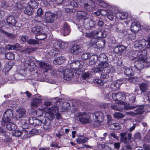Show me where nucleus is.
Returning a JSON list of instances; mask_svg holds the SVG:
<instances>
[{
    "label": "nucleus",
    "instance_id": "nucleus-1",
    "mask_svg": "<svg viewBox=\"0 0 150 150\" xmlns=\"http://www.w3.org/2000/svg\"><path fill=\"white\" fill-rule=\"evenodd\" d=\"M120 141L126 144V148L129 149H132V145L130 144L132 142V134L129 133L127 134V132H123L120 133Z\"/></svg>",
    "mask_w": 150,
    "mask_h": 150
},
{
    "label": "nucleus",
    "instance_id": "nucleus-2",
    "mask_svg": "<svg viewBox=\"0 0 150 150\" xmlns=\"http://www.w3.org/2000/svg\"><path fill=\"white\" fill-rule=\"evenodd\" d=\"M150 66V58H146V60H137L135 62L134 68L137 70L141 71L144 67Z\"/></svg>",
    "mask_w": 150,
    "mask_h": 150
},
{
    "label": "nucleus",
    "instance_id": "nucleus-3",
    "mask_svg": "<svg viewBox=\"0 0 150 150\" xmlns=\"http://www.w3.org/2000/svg\"><path fill=\"white\" fill-rule=\"evenodd\" d=\"M127 94L123 92H119L114 93L113 95V100L116 101L117 103L123 105H125V103L123 101L127 98Z\"/></svg>",
    "mask_w": 150,
    "mask_h": 150
},
{
    "label": "nucleus",
    "instance_id": "nucleus-4",
    "mask_svg": "<svg viewBox=\"0 0 150 150\" xmlns=\"http://www.w3.org/2000/svg\"><path fill=\"white\" fill-rule=\"evenodd\" d=\"M93 38H95L92 39V41L96 43L98 42H101L103 44V42L102 41H99L98 39L95 38L96 37L98 38H105L106 36V33L105 32H102L100 30H96L92 32Z\"/></svg>",
    "mask_w": 150,
    "mask_h": 150
},
{
    "label": "nucleus",
    "instance_id": "nucleus-5",
    "mask_svg": "<svg viewBox=\"0 0 150 150\" xmlns=\"http://www.w3.org/2000/svg\"><path fill=\"white\" fill-rule=\"evenodd\" d=\"M13 113L12 110H7L4 113L1 122V124L4 125L5 124L10 122L13 117Z\"/></svg>",
    "mask_w": 150,
    "mask_h": 150
},
{
    "label": "nucleus",
    "instance_id": "nucleus-6",
    "mask_svg": "<svg viewBox=\"0 0 150 150\" xmlns=\"http://www.w3.org/2000/svg\"><path fill=\"white\" fill-rule=\"evenodd\" d=\"M80 3L83 4L84 8L88 11H92L95 8V3L92 0H80Z\"/></svg>",
    "mask_w": 150,
    "mask_h": 150
},
{
    "label": "nucleus",
    "instance_id": "nucleus-7",
    "mask_svg": "<svg viewBox=\"0 0 150 150\" xmlns=\"http://www.w3.org/2000/svg\"><path fill=\"white\" fill-rule=\"evenodd\" d=\"M104 116V113L101 111H96L93 114V118H95L96 121L97 122L96 124H94L95 126H96L100 125V123L103 120Z\"/></svg>",
    "mask_w": 150,
    "mask_h": 150
},
{
    "label": "nucleus",
    "instance_id": "nucleus-8",
    "mask_svg": "<svg viewBox=\"0 0 150 150\" xmlns=\"http://www.w3.org/2000/svg\"><path fill=\"white\" fill-rule=\"evenodd\" d=\"M134 45L135 47L140 49L145 47H149L150 43L145 39H142L139 41H135L134 43Z\"/></svg>",
    "mask_w": 150,
    "mask_h": 150
},
{
    "label": "nucleus",
    "instance_id": "nucleus-9",
    "mask_svg": "<svg viewBox=\"0 0 150 150\" xmlns=\"http://www.w3.org/2000/svg\"><path fill=\"white\" fill-rule=\"evenodd\" d=\"M124 108L125 109L127 110L133 109L136 108L137 109L134 110L136 115L142 114L144 111V106L142 105L136 106L131 105L129 106H125Z\"/></svg>",
    "mask_w": 150,
    "mask_h": 150
},
{
    "label": "nucleus",
    "instance_id": "nucleus-10",
    "mask_svg": "<svg viewBox=\"0 0 150 150\" xmlns=\"http://www.w3.org/2000/svg\"><path fill=\"white\" fill-rule=\"evenodd\" d=\"M147 51L144 50H136L135 52V54L136 57L134 56L138 60H146L145 57L147 54Z\"/></svg>",
    "mask_w": 150,
    "mask_h": 150
},
{
    "label": "nucleus",
    "instance_id": "nucleus-11",
    "mask_svg": "<svg viewBox=\"0 0 150 150\" xmlns=\"http://www.w3.org/2000/svg\"><path fill=\"white\" fill-rule=\"evenodd\" d=\"M63 78L65 80L70 81L74 78V72L73 71L70 69H65L63 71Z\"/></svg>",
    "mask_w": 150,
    "mask_h": 150
},
{
    "label": "nucleus",
    "instance_id": "nucleus-12",
    "mask_svg": "<svg viewBox=\"0 0 150 150\" xmlns=\"http://www.w3.org/2000/svg\"><path fill=\"white\" fill-rule=\"evenodd\" d=\"M56 15L50 12H46L45 15V19L46 22L52 23L55 20Z\"/></svg>",
    "mask_w": 150,
    "mask_h": 150
},
{
    "label": "nucleus",
    "instance_id": "nucleus-13",
    "mask_svg": "<svg viewBox=\"0 0 150 150\" xmlns=\"http://www.w3.org/2000/svg\"><path fill=\"white\" fill-rule=\"evenodd\" d=\"M83 67L82 65L81 64L80 62L78 60L75 61L74 62L71 63L70 64V68L71 69L74 70L75 71H80L81 72V71H83L81 68Z\"/></svg>",
    "mask_w": 150,
    "mask_h": 150
},
{
    "label": "nucleus",
    "instance_id": "nucleus-14",
    "mask_svg": "<svg viewBox=\"0 0 150 150\" xmlns=\"http://www.w3.org/2000/svg\"><path fill=\"white\" fill-rule=\"evenodd\" d=\"M84 26L85 28L88 30L90 29L93 27L95 23L92 19L90 18H85L84 20Z\"/></svg>",
    "mask_w": 150,
    "mask_h": 150
},
{
    "label": "nucleus",
    "instance_id": "nucleus-15",
    "mask_svg": "<svg viewBox=\"0 0 150 150\" xmlns=\"http://www.w3.org/2000/svg\"><path fill=\"white\" fill-rule=\"evenodd\" d=\"M131 24L130 28V30L134 33H137L141 29V25L140 23L138 21L130 22Z\"/></svg>",
    "mask_w": 150,
    "mask_h": 150
},
{
    "label": "nucleus",
    "instance_id": "nucleus-16",
    "mask_svg": "<svg viewBox=\"0 0 150 150\" xmlns=\"http://www.w3.org/2000/svg\"><path fill=\"white\" fill-rule=\"evenodd\" d=\"M82 50V48L80 45L74 44L72 46L70 49L71 52L74 55H76L80 53Z\"/></svg>",
    "mask_w": 150,
    "mask_h": 150
},
{
    "label": "nucleus",
    "instance_id": "nucleus-17",
    "mask_svg": "<svg viewBox=\"0 0 150 150\" xmlns=\"http://www.w3.org/2000/svg\"><path fill=\"white\" fill-rule=\"evenodd\" d=\"M109 65L108 63L105 62L104 64L99 63L96 68H92V70L96 72H100L103 71L104 68L107 67Z\"/></svg>",
    "mask_w": 150,
    "mask_h": 150
},
{
    "label": "nucleus",
    "instance_id": "nucleus-18",
    "mask_svg": "<svg viewBox=\"0 0 150 150\" xmlns=\"http://www.w3.org/2000/svg\"><path fill=\"white\" fill-rule=\"evenodd\" d=\"M126 49V47L123 45H119L114 48V51L117 54L122 55L125 52Z\"/></svg>",
    "mask_w": 150,
    "mask_h": 150
},
{
    "label": "nucleus",
    "instance_id": "nucleus-19",
    "mask_svg": "<svg viewBox=\"0 0 150 150\" xmlns=\"http://www.w3.org/2000/svg\"><path fill=\"white\" fill-rule=\"evenodd\" d=\"M36 97H40V96L39 94L35 95ZM42 100L41 98H37V97L34 98L31 103V105L32 108H34L37 107L42 102Z\"/></svg>",
    "mask_w": 150,
    "mask_h": 150
},
{
    "label": "nucleus",
    "instance_id": "nucleus-20",
    "mask_svg": "<svg viewBox=\"0 0 150 150\" xmlns=\"http://www.w3.org/2000/svg\"><path fill=\"white\" fill-rule=\"evenodd\" d=\"M38 64L40 67L42 69L44 70L43 71L44 72H47V70L51 69V65L47 63L43 62H39Z\"/></svg>",
    "mask_w": 150,
    "mask_h": 150
},
{
    "label": "nucleus",
    "instance_id": "nucleus-21",
    "mask_svg": "<svg viewBox=\"0 0 150 150\" xmlns=\"http://www.w3.org/2000/svg\"><path fill=\"white\" fill-rule=\"evenodd\" d=\"M123 82V81L121 79L113 81L110 85V87L113 90H117Z\"/></svg>",
    "mask_w": 150,
    "mask_h": 150
},
{
    "label": "nucleus",
    "instance_id": "nucleus-22",
    "mask_svg": "<svg viewBox=\"0 0 150 150\" xmlns=\"http://www.w3.org/2000/svg\"><path fill=\"white\" fill-rule=\"evenodd\" d=\"M23 63L25 67L29 69L30 71L34 70V64L33 62L29 59H26L23 62Z\"/></svg>",
    "mask_w": 150,
    "mask_h": 150
},
{
    "label": "nucleus",
    "instance_id": "nucleus-23",
    "mask_svg": "<svg viewBox=\"0 0 150 150\" xmlns=\"http://www.w3.org/2000/svg\"><path fill=\"white\" fill-rule=\"evenodd\" d=\"M86 113L85 112H79L78 115L80 116L79 118V121L83 124H86L89 123L90 120L88 118L83 117L85 115Z\"/></svg>",
    "mask_w": 150,
    "mask_h": 150
},
{
    "label": "nucleus",
    "instance_id": "nucleus-24",
    "mask_svg": "<svg viewBox=\"0 0 150 150\" xmlns=\"http://www.w3.org/2000/svg\"><path fill=\"white\" fill-rule=\"evenodd\" d=\"M63 28L62 31L64 36H66L69 34L70 32V29L68 24L66 22H64Z\"/></svg>",
    "mask_w": 150,
    "mask_h": 150
},
{
    "label": "nucleus",
    "instance_id": "nucleus-25",
    "mask_svg": "<svg viewBox=\"0 0 150 150\" xmlns=\"http://www.w3.org/2000/svg\"><path fill=\"white\" fill-rule=\"evenodd\" d=\"M6 21L8 25L15 26L18 22L15 19V18L13 16H9L7 18Z\"/></svg>",
    "mask_w": 150,
    "mask_h": 150
},
{
    "label": "nucleus",
    "instance_id": "nucleus-26",
    "mask_svg": "<svg viewBox=\"0 0 150 150\" xmlns=\"http://www.w3.org/2000/svg\"><path fill=\"white\" fill-rule=\"evenodd\" d=\"M31 31L34 33L36 34L37 35H40L43 32V29L40 26H36L33 27L31 29Z\"/></svg>",
    "mask_w": 150,
    "mask_h": 150
},
{
    "label": "nucleus",
    "instance_id": "nucleus-27",
    "mask_svg": "<svg viewBox=\"0 0 150 150\" xmlns=\"http://www.w3.org/2000/svg\"><path fill=\"white\" fill-rule=\"evenodd\" d=\"M98 60L100 62L99 63L103 64L105 62L108 63L107 62L108 58L106 55L104 53L100 54L99 56L98 57Z\"/></svg>",
    "mask_w": 150,
    "mask_h": 150
},
{
    "label": "nucleus",
    "instance_id": "nucleus-28",
    "mask_svg": "<svg viewBox=\"0 0 150 150\" xmlns=\"http://www.w3.org/2000/svg\"><path fill=\"white\" fill-rule=\"evenodd\" d=\"M66 60L65 57L64 56L57 57L54 59L53 63L55 64L61 65L64 63Z\"/></svg>",
    "mask_w": 150,
    "mask_h": 150
},
{
    "label": "nucleus",
    "instance_id": "nucleus-29",
    "mask_svg": "<svg viewBox=\"0 0 150 150\" xmlns=\"http://www.w3.org/2000/svg\"><path fill=\"white\" fill-rule=\"evenodd\" d=\"M29 121L30 124H33V126H35L41 125L42 124L41 120L35 119V118H30L29 119Z\"/></svg>",
    "mask_w": 150,
    "mask_h": 150
},
{
    "label": "nucleus",
    "instance_id": "nucleus-30",
    "mask_svg": "<svg viewBox=\"0 0 150 150\" xmlns=\"http://www.w3.org/2000/svg\"><path fill=\"white\" fill-rule=\"evenodd\" d=\"M98 59V56L95 55H91L89 59V65H93L96 64Z\"/></svg>",
    "mask_w": 150,
    "mask_h": 150
},
{
    "label": "nucleus",
    "instance_id": "nucleus-31",
    "mask_svg": "<svg viewBox=\"0 0 150 150\" xmlns=\"http://www.w3.org/2000/svg\"><path fill=\"white\" fill-rule=\"evenodd\" d=\"M2 126H5L6 125L7 128L9 130H14L16 128V126L14 123H12L10 122L5 124L4 125H2Z\"/></svg>",
    "mask_w": 150,
    "mask_h": 150
},
{
    "label": "nucleus",
    "instance_id": "nucleus-32",
    "mask_svg": "<svg viewBox=\"0 0 150 150\" xmlns=\"http://www.w3.org/2000/svg\"><path fill=\"white\" fill-rule=\"evenodd\" d=\"M127 13L124 12H118L116 14L117 18L119 19H125L127 17Z\"/></svg>",
    "mask_w": 150,
    "mask_h": 150
},
{
    "label": "nucleus",
    "instance_id": "nucleus-33",
    "mask_svg": "<svg viewBox=\"0 0 150 150\" xmlns=\"http://www.w3.org/2000/svg\"><path fill=\"white\" fill-rule=\"evenodd\" d=\"M54 46L56 49H62L64 47V44L63 42L57 41L55 42Z\"/></svg>",
    "mask_w": 150,
    "mask_h": 150
},
{
    "label": "nucleus",
    "instance_id": "nucleus-34",
    "mask_svg": "<svg viewBox=\"0 0 150 150\" xmlns=\"http://www.w3.org/2000/svg\"><path fill=\"white\" fill-rule=\"evenodd\" d=\"M25 111L23 109L19 110L18 111V114H17L16 117L17 118L25 117Z\"/></svg>",
    "mask_w": 150,
    "mask_h": 150
},
{
    "label": "nucleus",
    "instance_id": "nucleus-35",
    "mask_svg": "<svg viewBox=\"0 0 150 150\" xmlns=\"http://www.w3.org/2000/svg\"><path fill=\"white\" fill-rule=\"evenodd\" d=\"M49 120L46 118H44L42 120H41L42 124H43L42 126L43 128L45 129H48L50 128L49 123L47 122Z\"/></svg>",
    "mask_w": 150,
    "mask_h": 150
},
{
    "label": "nucleus",
    "instance_id": "nucleus-36",
    "mask_svg": "<svg viewBox=\"0 0 150 150\" xmlns=\"http://www.w3.org/2000/svg\"><path fill=\"white\" fill-rule=\"evenodd\" d=\"M28 5L31 8H36L38 7L37 3L35 0H30L28 4Z\"/></svg>",
    "mask_w": 150,
    "mask_h": 150
},
{
    "label": "nucleus",
    "instance_id": "nucleus-37",
    "mask_svg": "<svg viewBox=\"0 0 150 150\" xmlns=\"http://www.w3.org/2000/svg\"><path fill=\"white\" fill-rule=\"evenodd\" d=\"M124 72L126 76H133L134 74V72L132 69L126 67H125Z\"/></svg>",
    "mask_w": 150,
    "mask_h": 150
},
{
    "label": "nucleus",
    "instance_id": "nucleus-38",
    "mask_svg": "<svg viewBox=\"0 0 150 150\" xmlns=\"http://www.w3.org/2000/svg\"><path fill=\"white\" fill-rule=\"evenodd\" d=\"M13 4V2L11 1V2H9L8 3L6 1L2 2L1 4V6L3 8H6L8 7H11Z\"/></svg>",
    "mask_w": 150,
    "mask_h": 150
},
{
    "label": "nucleus",
    "instance_id": "nucleus-39",
    "mask_svg": "<svg viewBox=\"0 0 150 150\" xmlns=\"http://www.w3.org/2000/svg\"><path fill=\"white\" fill-rule=\"evenodd\" d=\"M19 45L17 43L13 45H8L6 46V48L8 50H16L19 47Z\"/></svg>",
    "mask_w": 150,
    "mask_h": 150
},
{
    "label": "nucleus",
    "instance_id": "nucleus-40",
    "mask_svg": "<svg viewBox=\"0 0 150 150\" xmlns=\"http://www.w3.org/2000/svg\"><path fill=\"white\" fill-rule=\"evenodd\" d=\"M87 15V13L84 11H79L77 12L76 15L79 19H81L85 17Z\"/></svg>",
    "mask_w": 150,
    "mask_h": 150
},
{
    "label": "nucleus",
    "instance_id": "nucleus-41",
    "mask_svg": "<svg viewBox=\"0 0 150 150\" xmlns=\"http://www.w3.org/2000/svg\"><path fill=\"white\" fill-rule=\"evenodd\" d=\"M52 105V104L50 101H47L44 103L43 105L44 108H42V109H43V110L44 111H46V110H49V109H50V108Z\"/></svg>",
    "mask_w": 150,
    "mask_h": 150
},
{
    "label": "nucleus",
    "instance_id": "nucleus-42",
    "mask_svg": "<svg viewBox=\"0 0 150 150\" xmlns=\"http://www.w3.org/2000/svg\"><path fill=\"white\" fill-rule=\"evenodd\" d=\"M20 123L21 127L23 129H27L29 127L28 124L25 120H21Z\"/></svg>",
    "mask_w": 150,
    "mask_h": 150
},
{
    "label": "nucleus",
    "instance_id": "nucleus-43",
    "mask_svg": "<svg viewBox=\"0 0 150 150\" xmlns=\"http://www.w3.org/2000/svg\"><path fill=\"white\" fill-rule=\"evenodd\" d=\"M139 88L143 93L145 92L148 89V85L146 83H143L140 84Z\"/></svg>",
    "mask_w": 150,
    "mask_h": 150
},
{
    "label": "nucleus",
    "instance_id": "nucleus-44",
    "mask_svg": "<svg viewBox=\"0 0 150 150\" xmlns=\"http://www.w3.org/2000/svg\"><path fill=\"white\" fill-rule=\"evenodd\" d=\"M47 37V35L43 33V32H42L40 35H37L35 36V38L36 39L42 40L45 39Z\"/></svg>",
    "mask_w": 150,
    "mask_h": 150
},
{
    "label": "nucleus",
    "instance_id": "nucleus-45",
    "mask_svg": "<svg viewBox=\"0 0 150 150\" xmlns=\"http://www.w3.org/2000/svg\"><path fill=\"white\" fill-rule=\"evenodd\" d=\"M88 139H89L88 138H85L83 139L78 138L76 139V141L78 144H82L87 142Z\"/></svg>",
    "mask_w": 150,
    "mask_h": 150
},
{
    "label": "nucleus",
    "instance_id": "nucleus-46",
    "mask_svg": "<svg viewBox=\"0 0 150 150\" xmlns=\"http://www.w3.org/2000/svg\"><path fill=\"white\" fill-rule=\"evenodd\" d=\"M5 57L8 60H12L14 59L15 57L14 54L12 52H9L5 54Z\"/></svg>",
    "mask_w": 150,
    "mask_h": 150
},
{
    "label": "nucleus",
    "instance_id": "nucleus-47",
    "mask_svg": "<svg viewBox=\"0 0 150 150\" xmlns=\"http://www.w3.org/2000/svg\"><path fill=\"white\" fill-rule=\"evenodd\" d=\"M34 12V11L33 9L30 7L26 8L24 11L25 13L29 16L31 15Z\"/></svg>",
    "mask_w": 150,
    "mask_h": 150
},
{
    "label": "nucleus",
    "instance_id": "nucleus-48",
    "mask_svg": "<svg viewBox=\"0 0 150 150\" xmlns=\"http://www.w3.org/2000/svg\"><path fill=\"white\" fill-rule=\"evenodd\" d=\"M106 13L108 18L110 20H112L114 17L113 12L111 11L108 10Z\"/></svg>",
    "mask_w": 150,
    "mask_h": 150
},
{
    "label": "nucleus",
    "instance_id": "nucleus-49",
    "mask_svg": "<svg viewBox=\"0 0 150 150\" xmlns=\"http://www.w3.org/2000/svg\"><path fill=\"white\" fill-rule=\"evenodd\" d=\"M43 109H42V108L37 109L35 111V112L34 113V116L36 117L41 116L43 113Z\"/></svg>",
    "mask_w": 150,
    "mask_h": 150
},
{
    "label": "nucleus",
    "instance_id": "nucleus-50",
    "mask_svg": "<svg viewBox=\"0 0 150 150\" xmlns=\"http://www.w3.org/2000/svg\"><path fill=\"white\" fill-rule=\"evenodd\" d=\"M125 116L124 114L120 112H116L113 115L114 117L116 118L120 119L123 118Z\"/></svg>",
    "mask_w": 150,
    "mask_h": 150
},
{
    "label": "nucleus",
    "instance_id": "nucleus-51",
    "mask_svg": "<svg viewBox=\"0 0 150 150\" xmlns=\"http://www.w3.org/2000/svg\"><path fill=\"white\" fill-rule=\"evenodd\" d=\"M91 55L88 52L83 53L81 56V58L83 59H89Z\"/></svg>",
    "mask_w": 150,
    "mask_h": 150
},
{
    "label": "nucleus",
    "instance_id": "nucleus-52",
    "mask_svg": "<svg viewBox=\"0 0 150 150\" xmlns=\"http://www.w3.org/2000/svg\"><path fill=\"white\" fill-rule=\"evenodd\" d=\"M13 4L14 5V7L18 9L22 8L24 7L22 4L20 2H17L15 3H13Z\"/></svg>",
    "mask_w": 150,
    "mask_h": 150
},
{
    "label": "nucleus",
    "instance_id": "nucleus-53",
    "mask_svg": "<svg viewBox=\"0 0 150 150\" xmlns=\"http://www.w3.org/2000/svg\"><path fill=\"white\" fill-rule=\"evenodd\" d=\"M98 4L100 6L103 7V8H106L108 6L106 3L102 0H99L98 1Z\"/></svg>",
    "mask_w": 150,
    "mask_h": 150
},
{
    "label": "nucleus",
    "instance_id": "nucleus-54",
    "mask_svg": "<svg viewBox=\"0 0 150 150\" xmlns=\"http://www.w3.org/2000/svg\"><path fill=\"white\" fill-rule=\"evenodd\" d=\"M1 31H2V33L5 34V35H6L9 38L12 39H14L15 38V36L10 33H8L4 30H1Z\"/></svg>",
    "mask_w": 150,
    "mask_h": 150
},
{
    "label": "nucleus",
    "instance_id": "nucleus-55",
    "mask_svg": "<svg viewBox=\"0 0 150 150\" xmlns=\"http://www.w3.org/2000/svg\"><path fill=\"white\" fill-rule=\"evenodd\" d=\"M115 69L113 66H111L107 67L106 71L108 73H112L115 72Z\"/></svg>",
    "mask_w": 150,
    "mask_h": 150
},
{
    "label": "nucleus",
    "instance_id": "nucleus-56",
    "mask_svg": "<svg viewBox=\"0 0 150 150\" xmlns=\"http://www.w3.org/2000/svg\"><path fill=\"white\" fill-rule=\"evenodd\" d=\"M114 94V93L112 92H110L107 93V94H106L105 96L106 98L108 100H110L111 99H113V95Z\"/></svg>",
    "mask_w": 150,
    "mask_h": 150
},
{
    "label": "nucleus",
    "instance_id": "nucleus-57",
    "mask_svg": "<svg viewBox=\"0 0 150 150\" xmlns=\"http://www.w3.org/2000/svg\"><path fill=\"white\" fill-rule=\"evenodd\" d=\"M59 108L57 107L55 105H52L51 106L50 108V109H49V110H50V111L52 112H56L57 111L58 112Z\"/></svg>",
    "mask_w": 150,
    "mask_h": 150
},
{
    "label": "nucleus",
    "instance_id": "nucleus-58",
    "mask_svg": "<svg viewBox=\"0 0 150 150\" xmlns=\"http://www.w3.org/2000/svg\"><path fill=\"white\" fill-rule=\"evenodd\" d=\"M127 97H128V98L129 99V101L133 103L135 102L136 98L134 96H132L129 94H127Z\"/></svg>",
    "mask_w": 150,
    "mask_h": 150
},
{
    "label": "nucleus",
    "instance_id": "nucleus-59",
    "mask_svg": "<svg viewBox=\"0 0 150 150\" xmlns=\"http://www.w3.org/2000/svg\"><path fill=\"white\" fill-rule=\"evenodd\" d=\"M38 133V130L36 129H33L29 132V134L32 135H37Z\"/></svg>",
    "mask_w": 150,
    "mask_h": 150
},
{
    "label": "nucleus",
    "instance_id": "nucleus-60",
    "mask_svg": "<svg viewBox=\"0 0 150 150\" xmlns=\"http://www.w3.org/2000/svg\"><path fill=\"white\" fill-rule=\"evenodd\" d=\"M94 82L95 83H97L100 85H103L104 83L103 81L100 79H96L94 80Z\"/></svg>",
    "mask_w": 150,
    "mask_h": 150
},
{
    "label": "nucleus",
    "instance_id": "nucleus-61",
    "mask_svg": "<svg viewBox=\"0 0 150 150\" xmlns=\"http://www.w3.org/2000/svg\"><path fill=\"white\" fill-rule=\"evenodd\" d=\"M23 132L20 130H16L15 131L14 136L16 137H19L22 134Z\"/></svg>",
    "mask_w": 150,
    "mask_h": 150
},
{
    "label": "nucleus",
    "instance_id": "nucleus-62",
    "mask_svg": "<svg viewBox=\"0 0 150 150\" xmlns=\"http://www.w3.org/2000/svg\"><path fill=\"white\" fill-rule=\"evenodd\" d=\"M34 20L36 22H41L42 21V18L40 16L36 15L35 16Z\"/></svg>",
    "mask_w": 150,
    "mask_h": 150
},
{
    "label": "nucleus",
    "instance_id": "nucleus-63",
    "mask_svg": "<svg viewBox=\"0 0 150 150\" xmlns=\"http://www.w3.org/2000/svg\"><path fill=\"white\" fill-rule=\"evenodd\" d=\"M27 42L29 44L35 45L38 44V42L34 40L30 39L27 41Z\"/></svg>",
    "mask_w": 150,
    "mask_h": 150
},
{
    "label": "nucleus",
    "instance_id": "nucleus-64",
    "mask_svg": "<svg viewBox=\"0 0 150 150\" xmlns=\"http://www.w3.org/2000/svg\"><path fill=\"white\" fill-rule=\"evenodd\" d=\"M99 106L100 108L103 109H105L109 106L108 104L103 103H101Z\"/></svg>",
    "mask_w": 150,
    "mask_h": 150
}]
</instances>
